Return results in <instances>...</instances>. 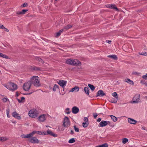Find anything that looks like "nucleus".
Here are the masks:
<instances>
[{"mask_svg": "<svg viewBox=\"0 0 147 147\" xmlns=\"http://www.w3.org/2000/svg\"><path fill=\"white\" fill-rule=\"evenodd\" d=\"M30 80L31 83H32L35 86L38 87L40 86V80L37 76H33Z\"/></svg>", "mask_w": 147, "mask_h": 147, "instance_id": "1", "label": "nucleus"}, {"mask_svg": "<svg viewBox=\"0 0 147 147\" xmlns=\"http://www.w3.org/2000/svg\"><path fill=\"white\" fill-rule=\"evenodd\" d=\"M66 63L72 65H80L81 63L79 61L76 59H69L66 61Z\"/></svg>", "mask_w": 147, "mask_h": 147, "instance_id": "2", "label": "nucleus"}, {"mask_svg": "<svg viewBox=\"0 0 147 147\" xmlns=\"http://www.w3.org/2000/svg\"><path fill=\"white\" fill-rule=\"evenodd\" d=\"M5 86L8 90L12 92L15 91L18 88L17 85L12 82L9 83Z\"/></svg>", "mask_w": 147, "mask_h": 147, "instance_id": "3", "label": "nucleus"}, {"mask_svg": "<svg viewBox=\"0 0 147 147\" xmlns=\"http://www.w3.org/2000/svg\"><path fill=\"white\" fill-rule=\"evenodd\" d=\"M38 114V111L36 109H32L29 112L28 115L31 117L35 118L37 116Z\"/></svg>", "mask_w": 147, "mask_h": 147, "instance_id": "4", "label": "nucleus"}, {"mask_svg": "<svg viewBox=\"0 0 147 147\" xmlns=\"http://www.w3.org/2000/svg\"><path fill=\"white\" fill-rule=\"evenodd\" d=\"M31 82L28 81L24 83L23 86V90L26 91H28L30 88L31 86Z\"/></svg>", "mask_w": 147, "mask_h": 147, "instance_id": "5", "label": "nucleus"}, {"mask_svg": "<svg viewBox=\"0 0 147 147\" xmlns=\"http://www.w3.org/2000/svg\"><path fill=\"white\" fill-rule=\"evenodd\" d=\"M63 125L65 127H67L70 125V121L68 117H65L64 118L63 122Z\"/></svg>", "mask_w": 147, "mask_h": 147, "instance_id": "6", "label": "nucleus"}, {"mask_svg": "<svg viewBox=\"0 0 147 147\" xmlns=\"http://www.w3.org/2000/svg\"><path fill=\"white\" fill-rule=\"evenodd\" d=\"M140 99V95L139 94H137L133 97L132 102L131 103H136L139 102Z\"/></svg>", "mask_w": 147, "mask_h": 147, "instance_id": "7", "label": "nucleus"}, {"mask_svg": "<svg viewBox=\"0 0 147 147\" xmlns=\"http://www.w3.org/2000/svg\"><path fill=\"white\" fill-rule=\"evenodd\" d=\"M111 123L110 121H102L98 125L99 127H103L106 126L107 125L109 124H110Z\"/></svg>", "mask_w": 147, "mask_h": 147, "instance_id": "8", "label": "nucleus"}, {"mask_svg": "<svg viewBox=\"0 0 147 147\" xmlns=\"http://www.w3.org/2000/svg\"><path fill=\"white\" fill-rule=\"evenodd\" d=\"M46 117V115L45 114H42L38 118V121L40 122H43L45 121Z\"/></svg>", "mask_w": 147, "mask_h": 147, "instance_id": "9", "label": "nucleus"}, {"mask_svg": "<svg viewBox=\"0 0 147 147\" xmlns=\"http://www.w3.org/2000/svg\"><path fill=\"white\" fill-rule=\"evenodd\" d=\"M58 84L63 88H64L66 86L67 82L64 80H59L57 82Z\"/></svg>", "mask_w": 147, "mask_h": 147, "instance_id": "10", "label": "nucleus"}, {"mask_svg": "<svg viewBox=\"0 0 147 147\" xmlns=\"http://www.w3.org/2000/svg\"><path fill=\"white\" fill-rule=\"evenodd\" d=\"M29 141L33 143L38 144L39 143V140L36 137H33L29 139Z\"/></svg>", "mask_w": 147, "mask_h": 147, "instance_id": "11", "label": "nucleus"}, {"mask_svg": "<svg viewBox=\"0 0 147 147\" xmlns=\"http://www.w3.org/2000/svg\"><path fill=\"white\" fill-rule=\"evenodd\" d=\"M33 136V133L32 132L29 134L25 135L22 134L20 135V136L22 138H32Z\"/></svg>", "mask_w": 147, "mask_h": 147, "instance_id": "12", "label": "nucleus"}, {"mask_svg": "<svg viewBox=\"0 0 147 147\" xmlns=\"http://www.w3.org/2000/svg\"><path fill=\"white\" fill-rule=\"evenodd\" d=\"M12 115L13 117L18 120H20L21 119V116L16 111L12 113Z\"/></svg>", "mask_w": 147, "mask_h": 147, "instance_id": "13", "label": "nucleus"}, {"mask_svg": "<svg viewBox=\"0 0 147 147\" xmlns=\"http://www.w3.org/2000/svg\"><path fill=\"white\" fill-rule=\"evenodd\" d=\"M33 136L36 134L40 135H46V132L45 131H32Z\"/></svg>", "mask_w": 147, "mask_h": 147, "instance_id": "14", "label": "nucleus"}, {"mask_svg": "<svg viewBox=\"0 0 147 147\" xmlns=\"http://www.w3.org/2000/svg\"><path fill=\"white\" fill-rule=\"evenodd\" d=\"M79 111V109L76 106H74L72 109V112L74 114H76Z\"/></svg>", "mask_w": 147, "mask_h": 147, "instance_id": "15", "label": "nucleus"}, {"mask_svg": "<svg viewBox=\"0 0 147 147\" xmlns=\"http://www.w3.org/2000/svg\"><path fill=\"white\" fill-rule=\"evenodd\" d=\"M127 120L129 123L133 125L136 124L137 122L136 120L131 118H128Z\"/></svg>", "mask_w": 147, "mask_h": 147, "instance_id": "16", "label": "nucleus"}, {"mask_svg": "<svg viewBox=\"0 0 147 147\" xmlns=\"http://www.w3.org/2000/svg\"><path fill=\"white\" fill-rule=\"evenodd\" d=\"M80 88L77 86H75L74 88L71 89L69 92H77L79 90Z\"/></svg>", "mask_w": 147, "mask_h": 147, "instance_id": "17", "label": "nucleus"}, {"mask_svg": "<svg viewBox=\"0 0 147 147\" xmlns=\"http://www.w3.org/2000/svg\"><path fill=\"white\" fill-rule=\"evenodd\" d=\"M105 95V93L103 92L102 90H100L98 91L97 93L96 96H103Z\"/></svg>", "mask_w": 147, "mask_h": 147, "instance_id": "18", "label": "nucleus"}, {"mask_svg": "<svg viewBox=\"0 0 147 147\" xmlns=\"http://www.w3.org/2000/svg\"><path fill=\"white\" fill-rule=\"evenodd\" d=\"M46 135H50L54 137H56V135L54 134L51 130L48 129L47 130V132H46Z\"/></svg>", "mask_w": 147, "mask_h": 147, "instance_id": "19", "label": "nucleus"}, {"mask_svg": "<svg viewBox=\"0 0 147 147\" xmlns=\"http://www.w3.org/2000/svg\"><path fill=\"white\" fill-rule=\"evenodd\" d=\"M125 82H127L131 85H133L134 84L133 82L129 79H126L125 80Z\"/></svg>", "mask_w": 147, "mask_h": 147, "instance_id": "20", "label": "nucleus"}, {"mask_svg": "<svg viewBox=\"0 0 147 147\" xmlns=\"http://www.w3.org/2000/svg\"><path fill=\"white\" fill-rule=\"evenodd\" d=\"M110 9L115 10L117 11H118V9L114 4H111Z\"/></svg>", "mask_w": 147, "mask_h": 147, "instance_id": "21", "label": "nucleus"}, {"mask_svg": "<svg viewBox=\"0 0 147 147\" xmlns=\"http://www.w3.org/2000/svg\"><path fill=\"white\" fill-rule=\"evenodd\" d=\"M8 138L6 137H0V142H4L8 140Z\"/></svg>", "mask_w": 147, "mask_h": 147, "instance_id": "22", "label": "nucleus"}, {"mask_svg": "<svg viewBox=\"0 0 147 147\" xmlns=\"http://www.w3.org/2000/svg\"><path fill=\"white\" fill-rule=\"evenodd\" d=\"M107 57L116 60L117 59V57L116 55H110L107 56Z\"/></svg>", "mask_w": 147, "mask_h": 147, "instance_id": "23", "label": "nucleus"}, {"mask_svg": "<svg viewBox=\"0 0 147 147\" xmlns=\"http://www.w3.org/2000/svg\"><path fill=\"white\" fill-rule=\"evenodd\" d=\"M89 89L88 87H85L84 88V90L85 93L87 95H89Z\"/></svg>", "mask_w": 147, "mask_h": 147, "instance_id": "24", "label": "nucleus"}, {"mask_svg": "<svg viewBox=\"0 0 147 147\" xmlns=\"http://www.w3.org/2000/svg\"><path fill=\"white\" fill-rule=\"evenodd\" d=\"M110 116L111 117L112 120L114 122H116L117 121V118L115 116L113 115H110Z\"/></svg>", "mask_w": 147, "mask_h": 147, "instance_id": "25", "label": "nucleus"}, {"mask_svg": "<svg viewBox=\"0 0 147 147\" xmlns=\"http://www.w3.org/2000/svg\"><path fill=\"white\" fill-rule=\"evenodd\" d=\"M59 89V87L56 84H54L53 87V90L54 92H55L57 91V90Z\"/></svg>", "mask_w": 147, "mask_h": 147, "instance_id": "26", "label": "nucleus"}, {"mask_svg": "<svg viewBox=\"0 0 147 147\" xmlns=\"http://www.w3.org/2000/svg\"><path fill=\"white\" fill-rule=\"evenodd\" d=\"M18 101L20 103L23 102L25 101V98L24 97H22L21 98V99L20 100L19 99H18Z\"/></svg>", "mask_w": 147, "mask_h": 147, "instance_id": "27", "label": "nucleus"}, {"mask_svg": "<svg viewBox=\"0 0 147 147\" xmlns=\"http://www.w3.org/2000/svg\"><path fill=\"white\" fill-rule=\"evenodd\" d=\"M65 112L66 114H69L71 112L70 109L69 108H66L65 111Z\"/></svg>", "mask_w": 147, "mask_h": 147, "instance_id": "28", "label": "nucleus"}, {"mask_svg": "<svg viewBox=\"0 0 147 147\" xmlns=\"http://www.w3.org/2000/svg\"><path fill=\"white\" fill-rule=\"evenodd\" d=\"M118 98H113L110 101L111 102L113 103H117V101Z\"/></svg>", "mask_w": 147, "mask_h": 147, "instance_id": "29", "label": "nucleus"}, {"mask_svg": "<svg viewBox=\"0 0 147 147\" xmlns=\"http://www.w3.org/2000/svg\"><path fill=\"white\" fill-rule=\"evenodd\" d=\"M108 146V144L106 143L97 146L96 147H107Z\"/></svg>", "mask_w": 147, "mask_h": 147, "instance_id": "30", "label": "nucleus"}, {"mask_svg": "<svg viewBox=\"0 0 147 147\" xmlns=\"http://www.w3.org/2000/svg\"><path fill=\"white\" fill-rule=\"evenodd\" d=\"M128 141V139L126 138H124L122 139V142L123 144H125Z\"/></svg>", "mask_w": 147, "mask_h": 147, "instance_id": "31", "label": "nucleus"}, {"mask_svg": "<svg viewBox=\"0 0 147 147\" xmlns=\"http://www.w3.org/2000/svg\"><path fill=\"white\" fill-rule=\"evenodd\" d=\"M88 86L89 88H90L91 90L92 91L94 90L95 88L94 86L91 84H88Z\"/></svg>", "mask_w": 147, "mask_h": 147, "instance_id": "32", "label": "nucleus"}, {"mask_svg": "<svg viewBox=\"0 0 147 147\" xmlns=\"http://www.w3.org/2000/svg\"><path fill=\"white\" fill-rule=\"evenodd\" d=\"M112 95L115 98H118L117 94L116 92H114L113 93Z\"/></svg>", "mask_w": 147, "mask_h": 147, "instance_id": "33", "label": "nucleus"}, {"mask_svg": "<svg viewBox=\"0 0 147 147\" xmlns=\"http://www.w3.org/2000/svg\"><path fill=\"white\" fill-rule=\"evenodd\" d=\"M0 57L4 58H8V57L1 53H0Z\"/></svg>", "mask_w": 147, "mask_h": 147, "instance_id": "34", "label": "nucleus"}, {"mask_svg": "<svg viewBox=\"0 0 147 147\" xmlns=\"http://www.w3.org/2000/svg\"><path fill=\"white\" fill-rule=\"evenodd\" d=\"M88 123L84 122L82 123V126L84 127H86L88 125Z\"/></svg>", "mask_w": 147, "mask_h": 147, "instance_id": "35", "label": "nucleus"}, {"mask_svg": "<svg viewBox=\"0 0 147 147\" xmlns=\"http://www.w3.org/2000/svg\"><path fill=\"white\" fill-rule=\"evenodd\" d=\"M75 142V140L74 138H72L69 140L68 141V142L70 143H72L74 142Z\"/></svg>", "mask_w": 147, "mask_h": 147, "instance_id": "36", "label": "nucleus"}, {"mask_svg": "<svg viewBox=\"0 0 147 147\" xmlns=\"http://www.w3.org/2000/svg\"><path fill=\"white\" fill-rule=\"evenodd\" d=\"M71 27V26L70 25H67L65 27L64 29H65V30H66L69 29Z\"/></svg>", "mask_w": 147, "mask_h": 147, "instance_id": "37", "label": "nucleus"}, {"mask_svg": "<svg viewBox=\"0 0 147 147\" xmlns=\"http://www.w3.org/2000/svg\"><path fill=\"white\" fill-rule=\"evenodd\" d=\"M140 55H144V56H146L147 55V53L146 52H142L141 53H139Z\"/></svg>", "mask_w": 147, "mask_h": 147, "instance_id": "38", "label": "nucleus"}, {"mask_svg": "<svg viewBox=\"0 0 147 147\" xmlns=\"http://www.w3.org/2000/svg\"><path fill=\"white\" fill-rule=\"evenodd\" d=\"M2 100L3 102H5L7 101L8 99L6 97H5L2 98Z\"/></svg>", "mask_w": 147, "mask_h": 147, "instance_id": "39", "label": "nucleus"}, {"mask_svg": "<svg viewBox=\"0 0 147 147\" xmlns=\"http://www.w3.org/2000/svg\"><path fill=\"white\" fill-rule=\"evenodd\" d=\"M74 129L77 132H78L79 131V129L76 126H74Z\"/></svg>", "mask_w": 147, "mask_h": 147, "instance_id": "40", "label": "nucleus"}, {"mask_svg": "<svg viewBox=\"0 0 147 147\" xmlns=\"http://www.w3.org/2000/svg\"><path fill=\"white\" fill-rule=\"evenodd\" d=\"M28 10L26 9H23L22 11V14H24L25 13L26 11H27Z\"/></svg>", "mask_w": 147, "mask_h": 147, "instance_id": "41", "label": "nucleus"}, {"mask_svg": "<svg viewBox=\"0 0 147 147\" xmlns=\"http://www.w3.org/2000/svg\"><path fill=\"white\" fill-rule=\"evenodd\" d=\"M142 78L145 79H147V73L142 76Z\"/></svg>", "mask_w": 147, "mask_h": 147, "instance_id": "42", "label": "nucleus"}, {"mask_svg": "<svg viewBox=\"0 0 147 147\" xmlns=\"http://www.w3.org/2000/svg\"><path fill=\"white\" fill-rule=\"evenodd\" d=\"M36 59H37L38 61H40V62H41L42 63L43 62V61H42V60L41 58H40L37 57Z\"/></svg>", "mask_w": 147, "mask_h": 147, "instance_id": "43", "label": "nucleus"}, {"mask_svg": "<svg viewBox=\"0 0 147 147\" xmlns=\"http://www.w3.org/2000/svg\"><path fill=\"white\" fill-rule=\"evenodd\" d=\"M27 5V3H24L23 5H22L21 6V7H25Z\"/></svg>", "mask_w": 147, "mask_h": 147, "instance_id": "44", "label": "nucleus"}, {"mask_svg": "<svg viewBox=\"0 0 147 147\" xmlns=\"http://www.w3.org/2000/svg\"><path fill=\"white\" fill-rule=\"evenodd\" d=\"M2 29H4V30L7 32H8L9 31V30L6 28L4 26L3 28H2Z\"/></svg>", "mask_w": 147, "mask_h": 147, "instance_id": "45", "label": "nucleus"}, {"mask_svg": "<svg viewBox=\"0 0 147 147\" xmlns=\"http://www.w3.org/2000/svg\"><path fill=\"white\" fill-rule=\"evenodd\" d=\"M61 33L59 32H57V33L56 35L55 36L56 37H58V36L60 35Z\"/></svg>", "mask_w": 147, "mask_h": 147, "instance_id": "46", "label": "nucleus"}, {"mask_svg": "<svg viewBox=\"0 0 147 147\" xmlns=\"http://www.w3.org/2000/svg\"><path fill=\"white\" fill-rule=\"evenodd\" d=\"M84 121L85 122L88 123V119L87 117H85L84 118Z\"/></svg>", "mask_w": 147, "mask_h": 147, "instance_id": "47", "label": "nucleus"}, {"mask_svg": "<svg viewBox=\"0 0 147 147\" xmlns=\"http://www.w3.org/2000/svg\"><path fill=\"white\" fill-rule=\"evenodd\" d=\"M22 11H18L16 13V14L18 15L22 14Z\"/></svg>", "mask_w": 147, "mask_h": 147, "instance_id": "48", "label": "nucleus"}, {"mask_svg": "<svg viewBox=\"0 0 147 147\" xmlns=\"http://www.w3.org/2000/svg\"><path fill=\"white\" fill-rule=\"evenodd\" d=\"M97 116L98 115L97 113H94L93 114V116L94 118H96L97 117Z\"/></svg>", "mask_w": 147, "mask_h": 147, "instance_id": "49", "label": "nucleus"}, {"mask_svg": "<svg viewBox=\"0 0 147 147\" xmlns=\"http://www.w3.org/2000/svg\"><path fill=\"white\" fill-rule=\"evenodd\" d=\"M110 6H111V4H107V5H105L106 7H107V8H110Z\"/></svg>", "mask_w": 147, "mask_h": 147, "instance_id": "50", "label": "nucleus"}, {"mask_svg": "<svg viewBox=\"0 0 147 147\" xmlns=\"http://www.w3.org/2000/svg\"><path fill=\"white\" fill-rule=\"evenodd\" d=\"M9 109H7L6 110V113L7 114L9 113Z\"/></svg>", "mask_w": 147, "mask_h": 147, "instance_id": "51", "label": "nucleus"}, {"mask_svg": "<svg viewBox=\"0 0 147 147\" xmlns=\"http://www.w3.org/2000/svg\"><path fill=\"white\" fill-rule=\"evenodd\" d=\"M65 30V29H64V28L63 29H61L60 30L59 32L61 33H62L64 31V30Z\"/></svg>", "mask_w": 147, "mask_h": 147, "instance_id": "52", "label": "nucleus"}, {"mask_svg": "<svg viewBox=\"0 0 147 147\" xmlns=\"http://www.w3.org/2000/svg\"><path fill=\"white\" fill-rule=\"evenodd\" d=\"M106 42L107 43L110 44L111 41V40H106Z\"/></svg>", "mask_w": 147, "mask_h": 147, "instance_id": "53", "label": "nucleus"}, {"mask_svg": "<svg viewBox=\"0 0 147 147\" xmlns=\"http://www.w3.org/2000/svg\"><path fill=\"white\" fill-rule=\"evenodd\" d=\"M70 131V134H74V131L73 130H71Z\"/></svg>", "mask_w": 147, "mask_h": 147, "instance_id": "54", "label": "nucleus"}, {"mask_svg": "<svg viewBox=\"0 0 147 147\" xmlns=\"http://www.w3.org/2000/svg\"><path fill=\"white\" fill-rule=\"evenodd\" d=\"M16 96H19V93L17 92H16Z\"/></svg>", "mask_w": 147, "mask_h": 147, "instance_id": "55", "label": "nucleus"}, {"mask_svg": "<svg viewBox=\"0 0 147 147\" xmlns=\"http://www.w3.org/2000/svg\"><path fill=\"white\" fill-rule=\"evenodd\" d=\"M101 121V119L100 118H98L97 120V121L98 122H100Z\"/></svg>", "mask_w": 147, "mask_h": 147, "instance_id": "56", "label": "nucleus"}, {"mask_svg": "<svg viewBox=\"0 0 147 147\" xmlns=\"http://www.w3.org/2000/svg\"><path fill=\"white\" fill-rule=\"evenodd\" d=\"M3 27V25L0 24V28L2 29Z\"/></svg>", "mask_w": 147, "mask_h": 147, "instance_id": "57", "label": "nucleus"}, {"mask_svg": "<svg viewBox=\"0 0 147 147\" xmlns=\"http://www.w3.org/2000/svg\"><path fill=\"white\" fill-rule=\"evenodd\" d=\"M7 116L9 118L10 117V116L9 115V113L7 114Z\"/></svg>", "mask_w": 147, "mask_h": 147, "instance_id": "58", "label": "nucleus"}, {"mask_svg": "<svg viewBox=\"0 0 147 147\" xmlns=\"http://www.w3.org/2000/svg\"><path fill=\"white\" fill-rule=\"evenodd\" d=\"M12 123H16V121H12Z\"/></svg>", "mask_w": 147, "mask_h": 147, "instance_id": "59", "label": "nucleus"}, {"mask_svg": "<svg viewBox=\"0 0 147 147\" xmlns=\"http://www.w3.org/2000/svg\"><path fill=\"white\" fill-rule=\"evenodd\" d=\"M145 98L146 100H147V96H145Z\"/></svg>", "mask_w": 147, "mask_h": 147, "instance_id": "60", "label": "nucleus"}, {"mask_svg": "<svg viewBox=\"0 0 147 147\" xmlns=\"http://www.w3.org/2000/svg\"><path fill=\"white\" fill-rule=\"evenodd\" d=\"M143 80H141V81H140V82L142 83V84H143L142 82H142Z\"/></svg>", "mask_w": 147, "mask_h": 147, "instance_id": "61", "label": "nucleus"}, {"mask_svg": "<svg viewBox=\"0 0 147 147\" xmlns=\"http://www.w3.org/2000/svg\"><path fill=\"white\" fill-rule=\"evenodd\" d=\"M144 127H142V129H144Z\"/></svg>", "mask_w": 147, "mask_h": 147, "instance_id": "62", "label": "nucleus"}, {"mask_svg": "<svg viewBox=\"0 0 147 147\" xmlns=\"http://www.w3.org/2000/svg\"><path fill=\"white\" fill-rule=\"evenodd\" d=\"M32 93V92H31V93H29L28 94H31Z\"/></svg>", "mask_w": 147, "mask_h": 147, "instance_id": "63", "label": "nucleus"}, {"mask_svg": "<svg viewBox=\"0 0 147 147\" xmlns=\"http://www.w3.org/2000/svg\"><path fill=\"white\" fill-rule=\"evenodd\" d=\"M1 72V71L0 70V72Z\"/></svg>", "mask_w": 147, "mask_h": 147, "instance_id": "64", "label": "nucleus"}]
</instances>
